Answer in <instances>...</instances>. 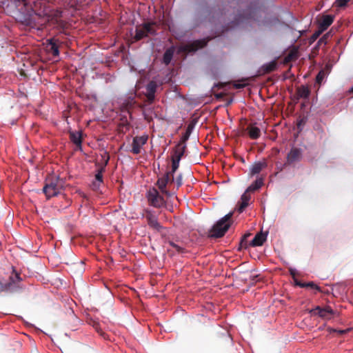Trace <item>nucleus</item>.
Wrapping results in <instances>:
<instances>
[{
  "label": "nucleus",
  "instance_id": "nucleus-34",
  "mask_svg": "<svg viewBox=\"0 0 353 353\" xmlns=\"http://www.w3.org/2000/svg\"><path fill=\"white\" fill-rule=\"evenodd\" d=\"M290 165L289 164H286V161L284 163L281 162L276 163V169L277 172H281L286 166Z\"/></svg>",
  "mask_w": 353,
  "mask_h": 353
},
{
  "label": "nucleus",
  "instance_id": "nucleus-23",
  "mask_svg": "<svg viewBox=\"0 0 353 353\" xmlns=\"http://www.w3.org/2000/svg\"><path fill=\"white\" fill-rule=\"evenodd\" d=\"M249 137L252 139H257L261 136V130L258 127L250 125L247 128Z\"/></svg>",
  "mask_w": 353,
  "mask_h": 353
},
{
  "label": "nucleus",
  "instance_id": "nucleus-5",
  "mask_svg": "<svg viewBox=\"0 0 353 353\" xmlns=\"http://www.w3.org/2000/svg\"><path fill=\"white\" fill-rule=\"evenodd\" d=\"M21 281L20 274L13 270L12 275L9 277V281L3 283L0 280V292L14 290Z\"/></svg>",
  "mask_w": 353,
  "mask_h": 353
},
{
  "label": "nucleus",
  "instance_id": "nucleus-46",
  "mask_svg": "<svg viewBox=\"0 0 353 353\" xmlns=\"http://www.w3.org/2000/svg\"><path fill=\"white\" fill-rule=\"evenodd\" d=\"M212 305L211 303H208L207 307L208 310H210L212 309Z\"/></svg>",
  "mask_w": 353,
  "mask_h": 353
},
{
  "label": "nucleus",
  "instance_id": "nucleus-22",
  "mask_svg": "<svg viewBox=\"0 0 353 353\" xmlns=\"http://www.w3.org/2000/svg\"><path fill=\"white\" fill-rule=\"evenodd\" d=\"M296 94L298 99H307L310 94V90L307 86L301 85L296 88Z\"/></svg>",
  "mask_w": 353,
  "mask_h": 353
},
{
  "label": "nucleus",
  "instance_id": "nucleus-33",
  "mask_svg": "<svg viewBox=\"0 0 353 353\" xmlns=\"http://www.w3.org/2000/svg\"><path fill=\"white\" fill-rule=\"evenodd\" d=\"M350 0H336L334 4L336 7L343 8L346 6Z\"/></svg>",
  "mask_w": 353,
  "mask_h": 353
},
{
  "label": "nucleus",
  "instance_id": "nucleus-47",
  "mask_svg": "<svg viewBox=\"0 0 353 353\" xmlns=\"http://www.w3.org/2000/svg\"><path fill=\"white\" fill-rule=\"evenodd\" d=\"M181 183L180 181H178V182H177V186H178V187H179V186H180V185H181Z\"/></svg>",
  "mask_w": 353,
  "mask_h": 353
},
{
  "label": "nucleus",
  "instance_id": "nucleus-51",
  "mask_svg": "<svg viewBox=\"0 0 353 353\" xmlns=\"http://www.w3.org/2000/svg\"><path fill=\"white\" fill-rule=\"evenodd\" d=\"M339 332H340V333H343V332H344V331H342V330H341V331H339Z\"/></svg>",
  "mask_w": 353,
  "mask_h": 353
},
{
  "label": "nucleus",
  "instance_id": "nucleus-48",
  "mask_svg": "<svg viewBox=\"0 0 353 353\" xmlns=\"http://www.w3.org/2000/svg\"><path fill=\"white\" fill-rule=\"evenodd\" d=\"M350 92L353 93V85L352 88L350 89Z\"/></svg>",
  "mask_w": 353,
  "mask_h": 353
},
{
  "label": "nucleus",
  "instance_id": "nucleus-10",
  "mask_svg": "<svg viewBox=\"0 0 353 353\" xmlns=\"http://www.w3.org/2000/svg\"><path fill=\"white\" fill-rule=\"evenodd\" d=\"M148 139V136L146 134L134 137L132 139L131 152L134 154H140L142 146L146 144Z\"/></svg>",
  "mask_w": 353,
  "mask_h": 353
},
{
  "label": "nucleus",
  "instance_id": "nucleus-36",
  "mask_svg": "<svg viewBox=\"0 0 353 353\" xmlns=\"http://www.w3.org/2000/svg\"><path fill=\"white\" fill-rule=\"evenodd\" d=\"M169 244L170 245V246H172L173 248H174L178 253L183 252V248H182L181 246L176 244L175 243H174L172 241H169Z\"/></svg>",
  "mask_w": 353,
  "mask_h": 353
},
{
  "label": "nucleus",
  "instance_id": "nucleus-19",
  "mask_svg": "<svg viewBox=\"0 0 353 353\" xmlns=\"http://www.w3.org/2000/svg\"><path fill=\"white\" fill-rule=\"evenodd\" d=\"M105 156H106V159H105L104 165L98 170L97 173L95 174V179L98 183H103V172L105 171V168L109 161V155L105 152Z\"/></svg>",
  "mask_w": 353,
  "mask_h": 353
},
{
  "label": "nucleus",
  "instance_id": "nucleus-3",
  "mask_svg": "<svg viewBox=\"0 0 353 353\" xmlns=\"http://www.w3.org/2000/svg\"><path fill=\"white\" fill-rule=\"evenodd\" d=\"M232 213H229L221 219L214 225L210 231V236L212 238H221L225 235L231 225V217Z\"/></svg>",
  "mask_w": 353,
  "mask_h": 353
},
{
  "label": "nucleus",
  "instance_id": "nucleus-14",
  "mask_svg": "<svg viewBox=\"0 0 353 353\" xmlns=\"http://www.w3.org/2000/svg\"><path fill=\"white\" fill-rule=\"evenodd\" d=\"M69 137L70 141L77 146L79 150H81L82 146V132L81 131H70Z\"/></svg>",
  "mask_w": 353,
  "mask_h": 353
},
{
  "label": "nucleus",
  "instance_id": "nucleus-9",
  "mask_svg": "<svg viewBox=\"0 0 353 353\" xmlns=\"http://www.w3.org/2000/svg\"><path fill=\"white\" fill-rule=\"evenodd\" d=\"M184 147H181V144H178L176 147V149L174 151V154L172 156V171L170 172L171 173L172 178L173 179V173L176 172L179 165V161L183 155Z\"/></svg>",
  "mask_w": 353,
  "mask_h": 353
},
{
  "label": "nucleus",
  "instance_id": "nucleus-21",
  "mask_svg": "<svg viewBox=\"0 0 353 353\" xmlns=\"http://www.w3.org/2000/svg\"><path fill=\"white\" fill-rule=\"evenodd\" d=\"M135 101L134 98H128L121 105V112H127L130 113V110L133 108Z\"/></svg>",
  "mask_w": 353,
  "mask_h": 353
},
{
  "label": "nucleus",
  "instance_id": "nucleus-15",
  "mask_svg": "<svg viewBox=\"0 0 353 353\" xmlns=\"http://www.w3.org/2000/svg\"><path fill=\"white\" fill-rule=\"evenodd\" d=\"M334 16L332 15H323L319 21V28L321 31H325L334 21Z\"/></svg>",
  "mask_w": 353,
  "mask_h": 353
},
{
  "label": "nucleus",
  "instance_id": "nucleus-8",
  "mask_svg": "<svg viewBox=\"0 0 353 353\" xmlns=\"http://www.w3.org/2000/svg\"><path fill=\"white\" fill-rule=\"evenodd\" d=\"M303 158V150L301 148L292 147L286 157V164L293 165L301 161Z\"/></svg>",
  "mask_w": 353,
  "mask_h": 353
},
{
  "label": "nucleus",
  "instance_id": "nucleus-39",
  "mask_svg": "<svg viewBox=\"0 0 353 353\" xmlns=\"http://www.w3.org/2000/svg\"><path fill=\"white\" fill-rule=\"evenodd\" d=\"M146 97H147L148 101L152 103L154 99V94L147 92Z\"/></svg>",
  "mask_w": 353,
  "mask_h": 353
},
{
  "label": "nucleus",
  "instance_id": "nucleus-24",
  "mask_svg": "<svg viewBox=\"0 0 353 353\" xmlns=\"http://www.w3.org/2000/svg\"><path fill=\"white\" fill-rule=\"evenodd\" d=\"M277 68V63L275 61H271L262 66L263 72L265 74L270 73L274 71Z\"/></svg>",
  "mask_w": 353,
  "mask_h": 353
},
{
  "label": "nucleus",
  "instance_id": "nucleus-49",
  "mask_svg": "<svg viewBox=\"0 0 353 353\" xmlns=\"http://www.w3.org/2000/svg\"><path fill=\"white\" fill-rule=\"evenodd\" d=\"M301 124H302V121H301L299 124H298V126H299Z\"/></svg>",
  "mask_w": 353,
  "mask_h": 353
},
{
  "label": "nucleus",
  "instance_id": "nucleus-28",
  "mask_svg": "<svg viewBox=\"0 0 353 353\" xmlns=\"http://www.w3.org/2000/svg\"><path fill=\"white\" fill-rule=\"evenodd\" d=\"M92 326L94 329L96 330V332H97L101 336H102L104 339H108L107 334L102 330L99 323L94 322Z\"/></svg>",
  "mask_w": 353,
  "mask_h": 353
},
{
  "label": "nucleus",
  "instance_id": "nucleus-6",
  "mask_svg": "<svg viewBox=\"0 0 353 353\" xmlns=\"http://www.w3.org/2000/svg\"><path fill=\"white\" fill-rule=\"evenodd\" d=\"M147 199L150 205L160 208L165 205V201L160 195L158 190L155 188L150 189L147 193Z\"/></svg>",
  "mask_w": 353,
  "mask_h": 353
},
{
  "label": "nucleus",
  "instance_id": "nucleus-32",
  "mask_svg": "<svg viewBox=\"0 0 353 353\" xmlns=\"http://www.w3.org/2000/svg\"><path fill=\"white\" fill-rule=\"evenodd\" d=\"M191 133L192 132L186 130L185 132L184 133V134L182 136L181 139V142L179 143V144H181V147H184L183 145V144L189 139L190 135L191 134Z\"/></svg>",
  "mask_w": 353,
  "mask_h": 353
},
{
  "label": "nucleus",
  "instance_id": "nucleus-7",
  "mask_svg": "<svg viewBox=\"0 0 353 353\" xmlns=\"http://www.w3.org/2000/svg\"><path fill=\"white\" fill-rule=\"evenodd\" d=\"M143 216L146 219L148 225L157 231H160L161 225L158 221L157 215L155 212L150 209H145L143 210Z\"/></svg>",
  "mask_w": 353,
  "mask_h": 353
},
{
  "label": "nucleus",
  "instance_id": "nucleus-37",
  "mask_svg": "<svg viewBox=\"0 0 353 353\" xmlns=\"http://www.w3.org/2000/svg\"><path fill=\"white\" fill-rule=\"evenodd\" d=\"M249 203L245 201H241L239 208L237 209L239 213H241L244 211V210L248 206Z\"/></svg>",
  "mask_w": 353,
  "mask_h": 353
},
{
  "label": "nucleus",
  "instance_id": "nucleus-13",
  "mask_svg": "<svg viewBox=\"0 0 353 353\" xmlns=\"http://www.w3.org/2000/svg\"><path fill=\"white\" fill-rule=\"evenodd\" d=\"M198 50L199 40H195L193 42L181 45L178 48V53L187 55L191 53H194Z\"/></svg>",
  "mask_w": 353,
  "mask_h": 353
},
{
  "label": "nucleus",
  "instance_id": "nucleus-25",
  "mask_svg": "<svg viewBox=\"0 0 353 353\" xmlns=\"http://www.w3.org/2000/svg\"><path fill=\"white\" fill-rule=\"evenodd\" d=\"M251 236L250 233L245 234L240 241L239 247L238 248L239 250H241L242 249H247L250 245L248 243V239Z\"/></svg>",
  "mask_w": 353,
  "mask_h": 353
},
{
  "label": "nucleus",
  "instance_id": "nucleus-29",
  "mask_svg": "<svg viewBox=\"0 0 353 353\" xmlns=\"http://www.w3.org/2000/svg\"><path fill=\"white\" fill-rule=\"evenodd\" d=\"M157 85L154 82H150L146 87L147 92L155 94Z\"/></svg>",
  "mask_w": 353,
  "mask_h": 353
},
{
  "label": "nucleus",
  "instance_id": "nucleus-2",
  "mask_svg": "<svg viewBox=\"0 0 353 353\" xmlns=\"http://www.w3.org/2000/svg\"><path fill=\"white\" fill-rule=\"evenodd\" d=\"M66 185L65 179L59 176L50 175L48 176L43 188V192L48 199L61 194Z\"/></svg>",
  "mask_w": 353,
  "mask_h": 353
},
{
  "label": "nucleus",
  "instance_id": "nucleus-35",
  "mask_svg": "<svg viewBox=\"0 0 353 353\" xmlns=\"http://www.w3.org/2000/svg\"><path fill=\"white\" fill-rule=\"evenodd\" d=\"M331 36V34L330 32H327L325 34H324L319 41L318 43L319 44H321V43H324V44H326L327 42V40L328 39L330 38V37Z\"/></svg>",
  "mask_w": 353,
  "mask_h": 353
},
{
  "label": "nucleus",
  "instance_id": "nucleus-1",
  "mask_svg": "<svg viewBox=\"0 0 353 353\" xmlns=\"http://www.w3.org/2000/svg\"><path fill=\"white\" fill-rule=\"evenodd\" d=\"M260 11V8L256 4H248L245 1H231L230 9H228L227 12L222 13L224 16H227L231 13L234 14L233 19L228 23L226 30L234 28L251 19L256 21Z\"/></svg>",
  "mask_w": 353,
  "mask_h": 353
},
{
  "label": "nucleus",
  "instance_id": "nucleus-26",
  "mask_svg": "<svg viewBox=\"0 0 353 353\" xmlns=\"http://www.w3.org/2000/svg\"><path fill=\"white\" fill-rule=\"evenodd\" d=\"M296 284L301 288H310L312 289L321 291L320 287L316 285L314 282L301 283V281H296Z\"/></svg>",
  "mask_w": 353,
  "mask_h": 353
},
{
  "label": "nucleus",
  "instance_id": "nucleus-38",
  "mask_svg": "<svg viewBox=\"0 0 353 353\" xmlns=\"http://www.w3.org/2000/svg\"><path fill=\"white\" fill-rule=\"evenodd\" d=\"M249 192L247 190L242 194L241 200L242 201H245L249 203V201L250 200V195L248 194Z\"/></svg>",
  "mask_w": 353,
  "mask_h": 353
},
{
  "label": "nucleus",
  "instance_id": "nucleus-30",
  "mask_svg": "<svg viewBox=\"0 0 353 353\" xmlns=\"http://www.w3.org/2000/svg\"><path fill=\"white\" fill-rule=\"evenodd\" d=\"M197 119H198V117H194L192 119V121L190 122V123L188 124L186 130L192 132L197 123Z\"/></svg>",
  "mask_w": 353,
  "mask_h": 353
},
{
  "label": "nucleus",
  "instance_id": "nucleus-20",
  "mask_svg": "<svg viewBox=\"0 0 353 353\" xmlns=\"http://www.w3.org/2000/svg\"><path fill=\"white\" fill-rule=\"evenodd\" d=\"M268 166L267 162L259 161L255 163L251 168L250 173L252 175L259 174L263 168Z\"/></svg>",
  "mask_w": 353,
  "mask_h": 353
},
{
  "label": "nucleus",
  "instance_id": "nucleus-31",
  "mask_svg": "<svg viewBox=\"0 0 353 353\" xmlns=\"http://www.w3.org/2000/svg\"><path fill=\"white\" fill-rule=\"evenodd\" d=\"M191 133L192 132L186 130L185 132L184 133V134L182 136L181 139V142L179 143V144H181V147H184L183 145V144L189 139L190 135L191 134Z\"/></svg>",
  "mask_w": 353,
  "mask_h": 353
},
{
  "label": "nucleus",
  "instance_id": "nucleus-4",
  "mask_svg": "<svg viewBox=\"0 0 353 353\" xmlns=\"http://www.w3.org/2000/svg\"><path fill=\"white\" fill-rule=\"evenodd\" d=\"M154 23H146L142 26H137L135 35L134 36V40L137 41L149 35L155 34L156 30L154 28Z\"/></svg>",
  "mask_w": 353,
  "mask_h": 353
},
{
  "label": "nucleus",
  "instance_id": "nucleus-11",
  "mask_svg": "<svg viewBox=\"0 0 353 353\" xmlns=\"http://www.w3.org/2000/svg\"><path fill=\"white\" fill-rule=\"evenodd\" d=\"M170 174H171L170 172L165 173L163 176H162L161 178H159L158 179L157 183V185H158L161 192L163 194H165L168 197H170L172 195L169 191L165 190V187H166L167 184L169 182L172 183L173 181L172 176Z\"/></svg>",
  "mask_w": 353,
  "mask_h": 353
},
{
  "label": "nucleus",
  "instance_id": "nucleus-50",
  "mask_svg": "<svg viewBox=\"0 0 353 353\" xmlns=\"http://www.w3.org/2000/svg\"><path fill=\"white\" fill-rule=\"evenodd\" d=\"M197 26V23H196L195 25L194 26V28H196Z\"/></svg>",
  "mask_w": 353,
  "mask_h": 353
},
{
  "label": "nucleus",
  "instance_id": "nucleus-44",
  "mask_svg": "<svg viewBox=\"0 0 353 353\" xmlns=\"http://www.w3.org/2000/svg\"><path fill=\"white\" fill-rule=\"evenodd\" d=\"M234 87L236 88H243L244 85H241V84H234Z\"/></svg>",
  "mask_w": 353,
  "mask_h": 353
},
{
  "label": "nucleus",
  "instance_id": "nucleus-40",
  "mask_svg": "<svg viewBox=\"0 0 353 353\" xmlns=\"http://www.w3.org/2000/svg\"><path fill=\"white\" fill-rule=\"evenodd\" d=\"M323 31L319 28V30L312 35L313 39H316Z\"/></svg>",
  "mask_w": 353,
  "mask_h": 353
},
{
  "label": "nucleus",
  "instance_id": "nucleus-45",
  "mask_svg": "<svg viewBox=\"0 0 353 353\" xmlns=\"http://www.w3.org/2000/svg\"><path fill=\"white\" fill-rule=\"evenodd\" d=\"M232 101H233V100H232V99H230L228 101V102H227L226 105H229L230 104H231V103H232Z\"/></svg>",
  "mask_w": 353,
  "mask_h": 353
},
{
  "label": "nucleus",
  "instance_id": "nucleus-43",
  "mask_svg": "<svg viewBox=\"0 0 353 353\" xmlns=\"http://www.w3.org/2000/svg\"><path fill=\"white\" fill-rule=\"evenodd\" d=\"M323 79V74H321V72H320L317 76H316V81L320 83L321 81Z\"/></svg>",
  "mask_w": 353,
  "mask_h": 353
},
{
  "label": "nucleus",
  "instance_id": "nucleus-42",
  "mask_svg": "<svg viewBox=\"0 0 353 353\" xmlns=\"http://www.w3.org/2000/svg\"><path fill=\"white\" fill-rule=\"evenodd\" d=\"M199 44H200V49H201L206 46L207 41L205 39H200Z\"/></svg>",
  "mask_w": 353,
  "mask_h": 353
},
{
  "label": "nucleus",
  "instance_id": "nucleus-17",
  "mask_svg": "<svg viewBox=\"0 0 353 353\" xmlns=\"http://www.w3.org/2000/svg\"><path fill=\"white\" fill-rule=\"evenodd\" d=\"M174 52H175V47L173 46L170 47L169 48H168L165 50V52L163 54V63L165 65H168L170 63Z\"/></svg>",
  "mask_w": 353,
  "mask_h": 353
},
{
  "label": "nucleus",
  "instance_id": "nucleus-41",
  "mask_svg": "<svg viewBox=\"0 0 353 353\" xmlns=\"http://www.w3.org/2000/svg\"><path fill=\"white\" fill-rule=\"evenodd\" d=\"M100 185H101V183H98L97 181H94L92 185V189L94 190H97L99 189Z\"/></svg>",
  "mask_w": 353,
  "mask_h": 353
},
{
  "label": "nucleus",
  "instance_id": "nucleus-12",
  "mask_svg": "<svg viewBox=\"0 0 353 353\" xmlns=\"http://www.w3.org/2000/svg\"><path fill=\"white\" fill-rule=\"evenodd\" d=\"M310 313L313 315H318L325 319H330L334 314V311L330 306H326L325 307L317 306L312 310Z\"/></svg>",
  "mask_w": 353,
  "mask_h": 353
},
{
  "label": "nucleus",
  "instance_id": "nucleus-16",
  "mask_svg": "<svg viewBox=\"0 0 353 353\" xmlns=\"http://www.w3.org/2000/svg\"><path fill=\"white\" fill-rule=\"evenodd\" d=\"M266 241V234L263 232L257 233L252 241L249 243L250 246H261Z\"/></svg>",
  "mask_w": 353,
  "mask_h": 353
},
{
  "label": "nucleus",
  "instance_id": "nucleus-27",
  "mask_svg": "<svg viewBox=\"0 0 353 353\" xmlns=\"http://www.w3.org/2000/svg\"><path fill=\"white\" fill-rule=\"evenodd\" d=\"M263 184V179H256L251 185L248 187L247 189V192L255 191L259 189Z\"/></svg>",
  "mask_w": 353,
  "mask_h": 353
},
{
  "label": "nucleus",
  "instance_id": "nucleus-18",
  "mask_svg": "<svg viewBox=\"0 0 353 353\" xmlns=\"http://www.w3.org/2000/svg\"><path fill=\"white\" fill-rule=\"evenodd\" d=\"M48 51L50 52L54 57H57L59 54V46L57 41L54 39L48 40Z\"/></svg>",
  "mask_w": 353,
  "mask_h": 353
}]
</instances>
